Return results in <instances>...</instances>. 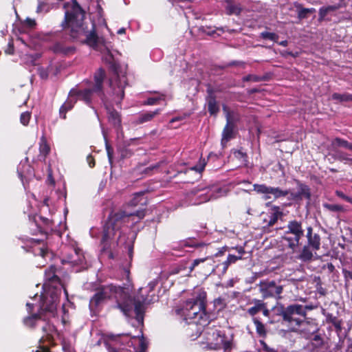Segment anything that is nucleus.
Masks as SVG:
<instances>
[{
	"instance_id": "obj_17",
	"label": "nucleus",
	"mask_w": 352,
	"mask_h": 352,
	"mask_svg": "<svg viewBox=\"0 0 352 352\" xmlns=\"http://www.w3.org/2000/svg\"><path fill=\"white\" fill-rule=\"evenodd\" d=\"M235 125L229 113L226 116V124L222 132V138L221 140L223 147L226 146L227 143L234 138V129Z\"/></svg>"
},
{
	"instance_id": "obj_34",
	"label": "nucleus",
	"mask_w": 352,
	"mask_h": 352,
	"mask_svg": "<svg viewBox=\"0 0 352 352\" xmlns=\"http://www.w3.org/2000/svg\"><path fill=\"white\" fill-rule=\"evenodd\" d=\"M252 320L255 325L256 333L260 337L265 338L267 336V329L265 324L258 318H254L252 319Z\"/></svg>"
},
{
	"instance_id": "obj_26",
	"label": "nucleus",
	"mask_w": 352,
	"mask_h": 352,
	"mask_svg": "<svg viewBox=\"0 0 352 352\" xmlns=\"http://www.w3.org/2000/svg\"><path fill=\"white\" fill-rule=\"evenodd\" d=\"M108 113L109 121L116 127L121 126V116L113 107H106Z\"/></svg>"
},
{
	"instance_id": "obj_11",
	"label": "nucleus",
	"mask_w": 352,
	"mask_h": 352,
	"mask_svg": "<svg viewBox=\"0 0 352 352\" xmlns=\"http://www.w3.org/2000/svg\"><path fill=\"white\" fill-rule=\"evenodd\" d=\"M259 291L263 299L273 298L280 300L282 298L283 287L278 285L275 280L261 281L259 284Z\"/></svg>"
},
{
	"instance_id": "obj_33",
	"label": "nucleus",
	"mask_w": 352,
	"mask_h": 352,
	"mask_svg": "<svg viewBox=\"0 0 352 352\" xmlns=\"http://www.w3.org/2000/svg\"><path fill=\"white\" fill-rule=\"evenodd\" d=\"M45 314L41 311L40 313H36L30 314L23 319V323L25 326L34 328L36 325V322L41 319V314Z\"/></svg>"
},
{
	"instance_id": "obj_29",
	"label": "nucleus",
	"mask_w": 352,
	"mask_h": 352,
	"mask_svg": "<svg viewBox=\"0 0 352 352\" xmlns=\"http://www.w3.org/2000/svg\"><path fill=\"white\" fill-rule=\"evenodd\" d=\"M50 152V147L44 136H43L39 142V155L38 156L40 161L45 162L47 156Z\"/></svg>"
},
{
	"instance_id": "obj_43",
	"label": "nucleus",
	"mask_w": 352,
	"mask_h": 352,
	"mask_svg": "<svg viewBox=\"0 0 352 352\" xmlns=\"http://www.w3.org/2000/svg\"><path fill=\"white\" fill-rule=\"evenodd\" d=\"M323 206L324 208L331 212H343L344 210L343 206L338 204H324Z\"/></svg>"
},
{
	"instance_id": "obj_10",
	"label": "nucleus",
	"mask_w": 352,
	"mask_h": 352,
	"mask_svg": "<svg viewBox=\"0 0 352 352\" xmlns=\"http://www.w3.org/2000/svg\"><path fill=\"white\" fill-rule=\"evenodd\" d=\"M85 260L82 250L78 248L66 247L62 251L60 261L63 265L79 266L84 264Z\"/></svg>"
},
{
	"instance_id": "obj_18",
	"label": "nucleus",
	"mask_w": 352,
	"mask_h": 352,
	"mask_svg": "<svg viewBox=\"0 0 352 352\" xmlns=\"http://www.w3.org/2000/svg\"><path fill=\"white\" fill-rule=\"evenodd\" d=\"M209 259V256H206L204 258L195 259L191 265L189 267L190 272H192L197 267H198L200 264H202L199 267L200 272H201V270H203V274L204 276H208L211 274L214 270L213 265L212 263H205V262Z\"/></svg>"
},
{
	"instance_id": "obj_47",
	"label": "nucleus",
	"mask_w": 352,
	"mask_h": 352,
	"mask_svg": "<svg viewBox=\"0 0 352 352\" xmlns=\"http://www.w3.org/2000/svg\"><path fill=\"white\" fill-rule=\"evenodd\" d=\"M261 346H262V351L260 352H278L274 348H271L263 340L259 341Z\"/></svg>"
},
{
	"instance_id": "obj_14",
	"label": "nucleus",
	"mask_w": 352,
	"mask_h": 352,
	"mask_svg": "<svg viewBox=\"0 0 352 352\" xmlns=\"http://www.w3.org/2000/svg\"><path fill=\"white\" fill-rule=\"evenodd\" d=\"M30 252H32L35 256H40L46 259L47 257H51L52 252L50 251L47 245L43 240L30 239Z\"/></svg>"
},
{
	"instance_id": "obj_36",
	"label": "nucleus",
	"mask_w": 352,
	"mask_h": 352,
	"mask_svg": "<svg viewBox=\"0 0 352 352\" xmlns=\"http://www.w3.org/2000/svg\"><path fill=\"white\" fill-rule=\"evenodd\" d=\"M331 146L334 148L342 147L352 151V143L340 138H336L331 142Z\"/></svg>"
},
{
	"instance_id": "obj_25",
	"label": "nucleus",
	"mask_w": 352,
	"mask_h": 352,
	"mask_svg": "<svg viewBox=\"0 0 352 352\" xmlns=\"http://www.w3.org/2000/svg\"><path fill=\"white\" fill-rule=\"evenodd\" d=\"M311 247L305 245L299 252L296 258L305 263L309 262L313 260L314 254Z\"/></svg>"
},
{
	"instance_id": "obj_44",
	"label": "nucleus",
	"mask_w": 352,
	"mask_h": 352,
	"mask_svg": "<svg viewBox=\"0 0 352 352\" xmlns=\"http://www.w3.org/2000/svg\"><path fill=\"white\" fill-rule=\"evenodd\" d=\"M31 118V113L30 111L23 112L20 116V122L24 126H28Z\"/></svg>"
},
{
	"instance_id": "obj_32",
	"label": "nucleus",
	"mask_w": 352,
	"mask_h": 352,
	"mask_svg": "<svg viewBox=\"0 0 352 352\" xmlns=\"http://www.w3.org/2000/svg\"><path fill=\"white\" fill-rule=\"evenodd\" d=\"M208 105V111L210 116H216L220 111L219 104L216 98L206 99Z\"/></svg>"
},
{
	"instance_id": "obj_58",
	"label": "nucleus",
	"mask_w": 352,
	"mask_h": 352,
	"mask_svg": "<svg viewBox=\"0 0 352 352\" xmlns=\"http://www.w3.org/2000/svg\"><path fill=\"white\" fill-rule=\"evenodd\" d=\"M87 162L90 168H94L96 165V161L94 156L91 154L88 155L87 157Z\"/></svg>"
},
{
	"instance_id": "obj_21",
	"label": "nucleus",
	"mask_w": 352,
	"mask_h": 352,
	"mask_svg": "<svg viewBox=\"0 0 352 352\" xmlns=\"http://www.w3.org/2000/svg\"><path fill=\"white\" fill-rule=\"evenodd\" d=\"M56 267L51 265L45 272V282L43 285L48 287L52 285H62L60 278L56 274Z\"/></svg>"
},
{
	"instance_id": "obj_53",
	"label": "nucleus",
	"mask_w": 352,
	"mask_h": 352,
	"mask_svg": "<svg viewBox=\"0 0 352 352\" xmlns=\"http://www.w3.org/2000/svg\"><path fill=\"white\" fill-rule=\"evenodd\" d=\"M106 151L109 160L110 162H111L113 157V148L108 143H106Z\"/></svg>"
},
{
	"instance_id": "obj_7",
	"label": "nucleus",
	"mask_w": 352,
	"mask_h": 352,
	"mask_svg": "<svg viewBox=\"0 0 352 352\" xmlns=\"http://www.w3.org/2000/svg\"><path fill=\"white\" fill-rule=\"evenodd\" d=\"M305 236L301 220L293 219L287 222L286 230L282 236V241L287 248L295 252L300 245V240Z\"/></svg>"
},
{
	"instance_id": "obj_24",
	"label": "nucleus",
	"mask_w": 352,
	"mask_h": 352,
	"mask_svg": "<svg viewBox=\"0 0 352 352\" xmlns=\"http://www.w3.org/2000/svg\"><path fill=\"white\" fill-rule=\"evenodd\" d=\"M323 314L326 317L327 323H331L335 327L336 332L339 336L342 330V320L339 319L337 316L331 313H326L323 311Z\"/></svg>"
},
{
	"instance_id": "obj_42",
	"label": "nucleus",
	"mask_w": 352,
	"mask_h": 352,
	"mask_svg": "<svg viewBox=\"0 0 352 352\" xmlns=\"http://www.w3.org/2000/svg\"><path fill=\"white\" fill-rule=\"evenodd\" d=\"M260 37L263 39H269L274 42H278V36L274 32H262L260 34Z\"/></svg>"
},
{
	"instance_id": "obj_30",
	"label": "nucleus",
	"mask_w": 352,
	"mask_h": 352,
	"mask_svg": "<svg viewBox=\"0 0 352 352\" xmlns=\"http://www.w3.org/2000/svg\"><path fill=\"white\" fill-rule=\"evenodd\" d=\"M206 164H207L206 160L205 158L201 157L199 159L198 163L195 166H194L188 169H186L184 171H179L178 174L184 173V174L187 175V174L192 173V171H195L200 176L201 175L202 172L204 171Z\"/></svg>"
},
{
	"instance_id": "obj_22",
	"label": "nucleus",
	"mask_w": 352,
	"mask_h": 352,
	"mask_svg": "<svg viewBox=\"0 0 352 352\" xmlns=\"http://www.w3.org/2000/svg\"><path fill=\"white\" fill-rule=\"evenodd\" d=\"M77 98L73 96H70V92L66 101L60 106L59 109V116L61 119L67 118V113L71 111L77 102Z\"/></svg>"
},
{
	"instance_id": "obj_9",
	"label": "nucleus",
	"mask_w": 352,
	"mask_h": 352,
	"mask_svg": "<svg viewBox=\"0 0 352 352\" xmlns=\"http://www.w3.org/2000/svg\"><path fill=\"white\" fill-rule=\"evenodd\" d=\"M277 310L278 315L282 316L283 321L293 327L292 331H294L296 327H300L302 319L307 316L303 305L299 304H292L287 307L280 305Z\"/></svg>"
},
{
	"instance_id": "obj_8",
	"label": "nucleus",
	"mask_w": 352,
	"mask_h": 352,
	"mask_svg": "<svg viewBox=\"0 0 352 352\" xmlns=\"http://www.w3.org/2000/svg\"><path fill=\"white\" fill-rule=\"evenodd\" d=\"M60 285H52L48 287L43 285V292L41 296L40 311L49 313L52 316L55 315L61 294Z\"/></svg>"
},
{
	"instance_id": "obj_5",
	"label": "nucleus",
	"mask_w": 352,
	"mask_h": 352,
	"mask_svg": "<svg viewBox=\"0 0 352 352\" xmlns=\"http://www.w3.org/2000/svg\"><path fill=\"white\" fill-rule=\"evenodd\" d=\"M133 214L122 209L112 210L110 212L103 226L101 244L104 250L109 248V241L114 238L117 232L129 222Z\"/></svg>"
},
{
	"instance_id": "obj_2",
	"label": "nucleus",
	"mask_w": 352,
	"mask_h": 352,
	"mask_svg": "<svg viewBox=\"0 0 352 352\" xmlns=\"http://www.w3.org/2000/svg\"><path fill=\"white\" fill-rule=\"evenodd\" d=\"M63 9L65 12L61 27L63 30H69L71 40L79 41L92 47H96L99 38L96 23L92 22L90 29L85 25V12L77 1L71 0L70 2L65 3Z\"/></svg>"
},
{
	"instance_id": "obj_48",
	"label": "nucleus",
	"mask_w": 352,
	"mask_h": 352,
	"mask_svg": "<svg viewBox=\"0 0 352 352\" xmlns=\"http://www.w3.org/2000/svg\"><path fill=\"white\" fill-rule=\"evenodd\" d=\"M243 82H249V81H253V82H259V76L254 75V74H248L242 78Z\"/></svg>"
},
{
	"instance_id": "obj_49",
	"label": "nucleus",
	"mask_w": 352,
	"mask_h": 352,
	"mask_svg": "<svg viewBox=\"0 0 352 352\" xmlns=\"http://www.w3.org/2000/svg\"><path fill=\"white\" fill-rule=\"evenodd\" d=\"M144 196L143 192H139L134 195V197L131 201V206H137L138 203L140 201V199H142Z\"/></svg>"
},
{
	"instance_id": "obj_3",
	"label": "nucleus",
	"mask_w": 352,
	"mask_h": 352,
	"mask_svg": "<svg viewBox=\"0 0 352 352\" xmlns=\"http://www.w3.org/2000/svg\"><path fill=\"white\" fill-rule=\"evenodd\" d=\"M207 293L199 289L195 292L191 298L187 299L180 309H176L177 315L189 324H199L202 327L209 325L215 318L214 314L206 311Z\"/></svg>"
},
{
	"instance_id": "obj_38",
	"label": "nucleus",
	"mask_w": 352,
	"mask_h": 352,
	"mask_svg": "<svg viewBox=\"0 0 352 352\" xmlns=\"http://www.w3.org/2000/svg\"><path fill=\"white\" fill-rule=\"evenodd\" d=\"M331 99L333 100H336L340 102H351V101H352V94H349V93H344V94L333 93L331 95Z\"/></svg>"
},
{
	"instance_id": "obj_31",
	"label": "nucleus",
	"mask_w": 352,
	"mask_h": 352,
	"mask_svg": "<svg viewBox=\"0 0 352 352\" xmlns=\"http://www.w3.org/2000/svg\"><path fill=\"white\" fill-rule=\"evenodd\" d=\"M231 152L234 157L240 162L241 165H248V155L242 147H241L239 149L233 148L231 150Z\"/></svg>"
},
{
	"instance_id": "obj_59",
	"label": "nucleus",
	"mask_w": 352,
	"mask_h": 352,
	"mask_svg": "<svg viewBox=\"0 0 352 352\" xmlns=\"http://www.w3.org/2000/svg\"><path fill=\"white\" fill-rule=\"evenodd\" d=\"M159 100L157 98H148L145 104L147 105H154L157 104Z\"/></svg>"
},
{
	"instance_id": "obj_13",
	"label": "nucleus",
	"mask_w": 352,
	"mask_h": 352,
	"mask_svg": "<svg viewBox=\"0 0 352 352\" xmlns=\"http://www.w3.org/2000/svg\"><path fill=\"white\" fill-rule=\"evenodd\" d=\"M345 6L346 3L344 2V0H340L338 3L335 5H329L320 8L318 10V22L331 21L332 16H336V12Z\"/></svg>"
},
{
	"instance_id": "obj_20",
	"label": "nucleus",
	"mask_w": 352,
	"mask_h": 352,
	"mask_svg": "<svg viewBox=\"0 0 352 352\" xmlns=\"http://www.w3.org/2000/svg\"><path fill=\"white\" fill-rule=\"evenodd\" d=\"M305 236L307 240L306 245L311 247L312 250L315 252L319 250L321 245V238L318 234L314 232V229L311 226L307 228Z\"/></svg>"
},
{
	"instance_id": "obj_60",
	"label": "nucleus",
	"mask_w": 352,
	"mask_h": 352,
	"mask_svg": "<svg viewBox=\"0 0 352 352\" xmlns=\"http://www.w3.org/2000/svg\"><path fill=\"white\" fill-rule=\"evenodd\" d=\"M162 162H157L154 165H151L148 167H147L146 169H145V173H148V171H151V170H157L160 168V164H161Z\"/></svg>"
},
{
	"instance_id": "obj_51",
	"label": "nucleus",
	"mask_w": 352,
	"mask_h": 352,
	"mask_svg": "<svg viewBox=\"0 0 352 352\" xmlns=\"http://www.w3.org/2000/svg\"><path fill=\"white\" fill-rule=\"evenodd\" d=\"M336 195L341 198L342 199L346 201V202H349V203H352V198L346 195L343 192L340 191V190H336Z\"/></svg>"
},
{
	"instance_id": "obj_15",
	"label": "nucleus",
	"mask_w": 352,
	"mask_h": 352,
	"mask_svg": "<svg viewBox=\"0 0 352 352\" xmlns=\"http://www.w3.org/2000/svg\"><path fill=\"white\" fill-rule=\"evenodd\" d=\"M300 327H301L300 333L306 339L311 338L313 335L318 333L320 330L316 320L307 317L302 319V323Z\"/></svg>"
},
{
	"instance_id": "obj_45",
	"label": "nucleus",
	"mask_w": 352,
	"mask_h": 352,
	"mask_svg": "<svg viewBox=\"0 0 352 352\" xmlns=\"http://www.w3.org/2000/svg\"><path fill=\"white\" fill-rule=\"evenodd\" d=\"M207 89V96L206 97V99H210V98H216L215 93L219 91L218 89L213 88L210 84H208L206 85Z\"/></svg>"
},
{
	"instance_id": "obj_1",
	"label": "nucleus",
	"mask_w": 352,
	"mask_h": 352,
	"mask_svg": "<svg viewBox=\"0 0 352 352\" xmlns=\"http://www.w3.org/2000/svg\"><path fill=\"white\" fill-rule=\"evenodd\" d=\"M95 294L89 300L91 309H97L105 300L115 299L114 309H120L124 315L129 316L134 310L135 319L139 324H143L145 313V305L149 304L153 299V295L145 294L153 292V285L141 288L137 296H132L127 289L113 284L100 285L95 289Z\"/></svg>"
},
{
	"instance_id": "obj_62",
	"label": "nucleus",
	"mask_w": 352,
	"mask_h": 352,
	"mask_svg": "<svg viewBox=\"0 0 352 352\" xmlns=\"http://www.w3.org/2000/svg\"><path fill=\"white\" fill-rule=\"evenodd\" d=\"M54 329V326L53 325H51L50 324H45V326L43 327L42 329H43V331L47 333L48 331H52V329Z\"/></svg>"
},
{
	"instance_id": "obj_56",
	"label": "nucleus",
	"mask_w": 352,
	"mask_h": 352,
	"mask_svg": "<svg viewBox=\"0 0 352 352\" xmlns=\"http://www.w3.org/2000/svg\"><path fill=\"white\" fill-rule=\"evenodd\" d=\"M223 301H224L223 299L221 298H216L214 300V305L215 307L219 306L220 307L219 310H221V309H223L225 307V304H224Z\"/></svg>"
},
{
	"instance_id": "obj_16",
	"label": "nucleus",
	"mask_w": 352,
	"mask_h": 352,
	"mask_svg": "<svg viewBox=\"0 0 352 352\" xmlns=\"http://www.w3.org/2000/svg\"><path fill=\"white\" fill-rule=\"evenodd\" d=\"M266 206L270 208L268 211L267 218L264 219V222L268 227H272L278 222V219H281L284 217V213L280 206L272 205L271 202H267Z\"/></svg>"
},
{
	"instance_id": "obj_19",
	"label": "nucleus",
	"mask_w": 352,
	"mask_h": 352,
	"mask_svg": "<svg viewBox=\"0 0 352 352\" xmlns=\"http://www.w3.org/2000/svg\"><path fill=\"white\" fill-rule=\"evenodd\" d=\"M49 49L54 54H60L64 56L72 55L76 52V47L74 46H67L61 41L56 42Z\"/></svg>"
},
{
	"instance_id": "obj_52",
	"label": "nucleus",
	"mask_w": 352,
	"mask_h": 352,
	"mask_svg": "<svg viewBox=\"0 0 352 352\" xmlns=\"http://www.w3.org/2000/svg\"><path fill=\"white\" fill-rule=\"evenodd\" d=\"M280 54H281V56L285 58H287L289 56H292L293 58H296V57H298L300 55V53L298 52H293L288 51V50L283 51L282 52H280Z\"/></svg>"
},
{
	"instance_id": "obj_64",
	"label": "nucleus",
	"mask_w": 352,
	"mask_h": 352,
	"mask_svg": "<svg viewBox=\"0 0 352 352\" xmlns=\"http://www.w3.org/2000/svg\"><path fill=\"white\" fill-rule=\"evenodd\" d=\"M146 349H147V344L145 343V342L144 340V338L142 337L141 340H140V350L139 351H142L143 352H146Z\"/></svg>"
},
{
	"instance_id": "obj_12",
	"label": "nucleus",
	"mask_w": 352,
	"mask_h": 352,
	"mask_svg": "<svg viewBox=\"0 0 352 352\" xmlns=\"http://www.w3.org/2000/svg\"><path fill=\"white\" fill-rule=\"evenodd\" d=\"M204 329L201 332L204 340H206V349L209 350H219V345L217 340H219L220 330L208 325L204 327Z\"/></svg>"
},
{
	"instance_id": "obj_61",
	"label": "nucleus",
	"mask_w": 352,
	"mask_h": 352,
	"mask_svg": "<svg viewBox=\"0 0 352 352\" xmlns=\"http://www.w3.org/2000/svg\"><path fill=\"white\" fill-rule=\"evenodd\" d=\"M120 67V65L118 63H116V62H113L111 64V69L113 71V72L115 73V74L118 76V68Z\"/></svg>"
},
{
	"instance_id": "obj_35",
	"label": "nucleus",
	"mask_w": 352,
	"mask_h": 352,
	"mask_svg": "<svg viewBox=\"0 0 352 352\" xmlns=\"http://www.w3.org/2000/svg\"><path fill=\"white\" fill-rule=\"evenodd\" d=\"M160 112V109H157L154 111H148L144 113H142L139 116L137 120L138 124H142L146 122L151 121L155 116L158 115Z\"/></svg>"
},
{
	"instance_id": "obj_55",
	"label": "nucleus",
	"mask_w": 352,
	"mask_h": 352,
	"mask_svg": "<svg viewBox=\"0 0 352 352\" xmlns=\"http://www.w3.org/2000/svg\"><path fill=\"white\" fill-rule=\"evenodd\" d=\"M261 312L263 314V315L265 317L270 318V310L267 307V305L266 302H263V305L262 306V309L261 310Z\"/></svg>"
},
{
	"instance_id": "obj_57",
	"label": "nucleus",
	"mask_w": 352,
	"mask_h": 352,
	"mask_svg": "<svg viewBox=\"0 0 352 352\" xmlns=\"http://www.w3.org/2000/svg\"><path fill=\"white\" fill-rule=\"evenodd\" d=\"M131 213L133 214V216L138 217L139 220L142 219L146 215V212H145L144 209L136 211L135 212H131Z\"/></svg>"
},
{
	"instance_id": "obj_23",
	"label": "nucleus",
	"mask_w": 352,
	"mask_h": 352,
	"mask_svg": "<svg viewBox=\"0 0 352 352\" xmlns=\"http://www.w3.org/2000/svg\"><path fill=\"white\" fill-rule=\"evenodd\" d=\"M219 349H223V352H230L234 347L232 338H228L224 332L220 331L219 340H217Z\"/></svg>"
},
{
	"instance_id": "obj_39",
	"label": "nucleus",
	"mask_w": 352,
	"mask_h": 352,
	"mask_svg": "<svg viewBox=\"0 0 352 352\" xmlns=\"http://www.w3.org/2000/svg\"><path fill=\"white\" fill-rule=\"evenodd\" d=\"M113 94L116 96L117 99L115 98L114 100L116 104L119 106L121 104V101L124 97V88L122 85H118L117 88H113Z\"/></svg>"
},
{
	"instance_id": "obj_4",
	"label": "nucleus",
	"mask_w": 352,
	"mask_h": 352,
	"mask_svg": "<svg viewBox=\"0 0 352 352\" xmlns=\"http://www.w3.org/2000/svg\"><path fill=\"white\" fill-rule=\"evenodd\" d=\"M296 182L298 187V191L296 192H291L289 189L284 190L279 187L268 186L264 184H254L253 190L258 194L265 195V199H270L271 197L269 196L270 194L273 195L274 199L289 195V199L296 202L302 201L303 198L310 200L311 196L310 188L299 180H296Z\"/></svg>"
},
{
	"instance_id": "obj_54",
	"label": "nucleus",
	"mask_w": 352,
	"mask_h": 352,
	"mask_svg": "<svg viewBox=\"0 0 352 352\" xmlns=\"http://www.w3.org/2000/svg\"><path fill=\"white\" fill-rule=\"evenodd\" d=\"M5 53L7 54H13L14 53V47L12 40L8 44L7 48L5 50Z\"/></svg>"
},
{
	"instance_id": "obj_27",
	"label": "nucleus",
	"mask_w": 352,
	"mask_h": 352,
	"mask_svg": "<svg viewBox=\"0 0 352 352\" xmlns=\"http://www.w3.org/2000/svg\"><path fill=\"white\" fill-rule=\"evenodd\" d=\"M263 302V300L253 298L250 302V304H253V306L247 309V314L252 318H256V315L261 312Z\"/></svg>"
},
{
	"instance_id": "obj_37",
	"label": "nucleus",
	"mask_w": 352,
	"mask_h": 352,
	"mask_svg": "<svg viewBox=\"0 0 352 352\" xmlns=\"http://www.w3.org/2000/svg\"><path fill=\"white\" fill-rule=\"evenodd\" d=\"M226 1L227 3L226 11L228 15H239L241 14V8L239 6L233 3L232 0H226Z\"/></svg>"
},
{
	"instance_id": "obj_63",
	"label": "nucleus",
	"mask_w": 352,
	"mask_h": 352,
	"mask_svg": "<svg viewBox=\"0 0 352 352\" xmlns=\"http://www.w3.org/2000/svg\"><path fill=\"white\" fill-rule=\"evenodd\" d=\"M232 249L236 250L239 254L238 256H241V258L243 257V255L245 253V249L242 246H236L235 248H232Z\"/></svg>"
},
{
	"instance_id": "obj_40",
	"label": "nucleus",
	"mask_w": 352,
	"mask_h": 352,
	"mask_svg": "<svg viewBox=\"0 0 352 352\" xmlns=\"http://www.w3.org/2000/svg\"><path fill=\"white\" fill-rule=\"evenodd\" d=\"M324 345V338L320 334L315 333L311 338V346L314 349H320Z\"/></svg>"
},
{
	"instance_id": "obj_46",
	"label": "nucleus",
	"mask_w": 352,
	"mask_h": 352,
	"mask_svg": "<svg viewBox=\"0 0 352 352\" xmlns=\"http://www.w3.org/2000/svg\"><path fill=\"white\" fill-rule=\"evenodd\" d=\"M342 272L346 283L349 282L350 280H352V268L347 269L346 267H342Z\"/></svg>"
},
{
	"instance_id": "obj_50",
	"label": "nucleus",
	"mask_w": 352,
	"mask_h": 352,
	"mask_svg": "<svg viewBox=\"0 0 352 352\" xmlns=\"http://www.w3.org/2000/svg\"><path fill=\"white\" fill-rule=\"evenodd\" d=\"M184 245L187 247H201L203 246L204 244L201 243H197L195 241V239H189V241H184Z\"/></svg>"
},
{
	"instance_id": "obj_28",
	"label": "nucleus",
	"mask_w": 352,
	"mask_h": 352,
	"mask_svg": "<svg viewBox=\"0 0 352 352\" xmlns=\"http://www.w3.org/2000/svg\"><path fill=\"white\" fill-rule=\"evenodd\" d=\"M294 5L297 10L298 19L300 21L308 18L309 14L316 12V9L314 8H304L302 5L298 2H295Z\"/></svg>"
},
{
	"instance_id": "obj_41",
	"label": "nucleus",
	"mask_w": 352,
	"mask_h": 352,
	"mask_svg": "<svg viewBox=\"0 0 352 352\" xmlns=\"http://www.w3.org/2000/svg\"><path fill=\"white\" fill-rule=\"evenodd\" d=\"M241 259H242V258H241V256H235V255H233V254H228L226 261H225L223 263V270L226 271L227 269L228 268V267L231 264L235 263L237 261L241 260Z\"/></svg>"
},
{
	"instance_id": "obj_6",
	"label": "nucleus",
	"mask_w": 352,
	"mask_h": 352,
	"mask_svg": "<svg viewBox=\"0 0 352 352\" xmlns=\"http://www.w3.org/2000/svg\"><path fill=\"white\" fill-rule=\"evenodd\" d=\"M106 78L105 70L100 67L94 74V84L91 88L78 90L72 89L70 90V96H73L78 99L84 101L87 104L90 105L92 102V96L94 94H96L98 96L102 98L104 96L103 91V82Z\"/></svg>"
}]
</instances>
